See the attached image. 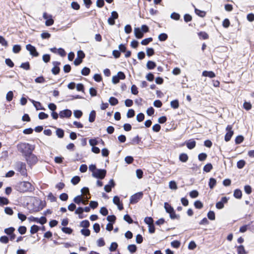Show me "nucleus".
I'll return each mask as SVG.
<instances>
[{"instance_id": "obj_43", "label": "nucleus", "mask_w": 254, "mask_h": 254, "mask_svg": "<svg viewBox=\"0 0 254 254\" xmlns=\"http://www.w3.org/2000/svg\"><path fill=\"white\" fill-rule=\"evenodd\" d=\"M170 17L173 19H174L175 20H178L180 19V15L178 13H176V12H173L171 15H170Z\"/></svg>"}, {"instance_id": "obj_47", "label": "nucleus", "mask_w": 254, "mask_h": 254, "mask_svg": "<svg viewBox=\"0 0 254 254\" xmlns=\"http://www.w3.org/2000/svg\"><path fill=\"white\" fill-rule=\"evenodd\" d=\"M200 38L202 39H207L208 38V35L205 32H200L198 34Z\"/></svg>"}, {"instance_id": "obj_12", "label": "nucleus", "mask_w": 254, "mask_h": 254, "mask_svg": "<svg viewBox=\"0 0 254 254\" xmlns=\"http://www.w3.org/2000/svg\"><path fill=\"white\" fill-rule=\"evenodd\" d=\"M53 64L54 67L52 69V72L54 75L58 74L60 70V68L59 67V65L60 64V63L59 62L55 61L53 62Z\"/></svg>"}, {"instance_id": "obj_8", "label": "nucleus", "mask_w": 254, "mask_h": 254, "mask_svg": "<svg viewBox=\"0 0 254 254\" xmlns=\"http://www.w3.org/2000/svg\"><path fill=\"white\" fill-rule=\"evenodd\" d=\"M43 17L44 19H46L45 24L47 26H51L54 24V21L52 18L51 15H48L46 12L43 13Z\"/></svg>"}, {"instance_id": "obj_10", "label": "nucleus", "mask_w": 254, "mask_h": 254, "mask_svg": "<svg viewBox=\"0 0 254 254\" xmlns=\"http://www.w3.org/2000/svg\"><path fill=\"white\" fill-rule=\"evenodd\" d=\"M72 115V112L69 109H65L61 111L59 113V116L61 118H69Z\"/></svg>"}, {"instance_id": "obj_40", "label": "nucleus", "mask_w": 254, "mask_h": 254, "mask_svg": "<svg viewBox=\"0 0 254 254\" xmlns=\"http://www.w3.org/2000/svg\"><path fill=\"white\" fill-rule=\"evenodd\" d=\"M56 134L59 138H63L64 136V131L61 128L56 130Z\"/></svg>"}, {"instance_id": "obj_57", "label": "nucleus", "mask_w": 254, "mask_h": 254, "mask_svg": "<svg viewBox=\"0 0 254 254\" xmlns=\"http://www.w3.org/2000/svg\"><path fill=\"white\" fill-rule=\"evenodd\" d=\"M124 219L127 222H128L129 224H131L133 222L132 219L128 214H126L125 215H124Z\"/></svg>"}, {"instance_id": "obj_53", "label": "nucleus", "mask_w": 254, "mask_h": 254, "mask_svg": "<svg viewBox=\"0 0 254 254\" xmlns=\"http://www.w3.org/2000/svg\"><path fill=\"white\" fill-rule=\"evenodd\" d=\"M73 201L76 204H80L81 202V201H82V198L81 197V195H77L76 197H75L73 199Z\"/></svg>"}, {"instance_id": "obj_63", "label": "nucleus", "mask_w": 254, "mask_h": 254, "mask_svg": "<svg viewBox=\"0 0 254 254\" xmlns=\"http://www.w3.org/2000/svg\"><path fill=\"white\" fill-rule=\"evenodd\" d=\"M100 212L103 216H106L108 214V211L107 209L105 207H102L101 208V209L100 210Z\"/></svg>"}, {"instance_id": "obj_36", "label": "nucleus", "mask_w": 254, "mask_h": 254, "mask_svg": "<svg viewBox=\"0 0 254 254\" xmlns=\"http://www.w3.org/2000/svg\"><path fill=\"white\" fill-rule=\"evenodd\" d=\"M13 97V92L11 91H8L6 95V100L8 102L11 101L12 100Z\"/></svg>"}, {"instance_id": "obj_22", "label": "nucleus", "mask_w": 254, "mask_h": 254, "mask_svg": "<svg viewBox=\"0 0 254 254\" xmlns=\"http://www.w3.org/2000/svg\"><path fill=\"white\" fill-rule=\"evenodd\" d=\"M109 102L112 106H115L119 103L118 99L114 97H111L109 98Z\"/></svg>"}, {"instance_id": "obj_21", "label": "nucleus", "mask_w": 254, "mask_h": 254, "mask_svg": "<svg viewBox=\"0 0 254 254\" xmlns=\"http://www.w3.org/2000/svg\"><path fill=\"white\" fill-rule=\"evenodd\" d=\"M179 160L182 162H186L188 160V156L186 153H181L179 156Z\"/></svg>"}, {"instance_id": "obj_2", "label": "nucleus", "mask_w": 254, "mask_h": 254, "mask_svg": "<svg viewBox=\"0 0 254 254\" xmlns=\"http://www.w3.org/2000/svg\"><path fill=\"white\" fill-rule=\"evenodd\" d=\"M19 190L21 192L32 191L34 187L29 182H22L19 183Z\"/></svg>"}, {"instance_id": "obj_19", "label": "nucleus", "mask_w": 254, "mask_h": 254, "mask_svg": "<svg viewBox=\"0 0 254 254\" xmlns=\"http://www.w3.org/2000/svg\"><path fill=\"white\" fill-rule=\"evenodd\" d=\"M96 112L94 110H92L89 114V121L90 123L93 122L95 120Z\"/></svg>"}, {"instance_id": "obj_41", "label": "nucleus", "mask_w": 254, "mask_h": 254, "mask_svg": "<svg viewBox=\"0 0 254 254\" xmlns=\"http://www.w3.org/2000/svg\"><path fill=\"white\" fill-rule=\"evenodd\" d=\"M80 180V179L79 177L74 176L71 179V182L72 183V184L73 185H75L79 182Z\"/></svg>"}, {"instance_id": "obj_56", "label": "nucleus", "mask_w": 254, "mask_h": 254, "mask_svg": "<svg viewBox=\"0 0 254 254\" xmlns=\"http://www.w3.org/2000/svg\"><path fill=\"white\" fill-rule=\"evenodd\" d=\"M144 222L148 224V225H150L153 224V220L150 217H146L144 219Z\"/></svg>"}, {"instance_id": "obj_37", "label": "nucleus", "mask_w": 254, "mask_h": 254, "mask_svg": "<svg viewBox=\"0 0 254 254\" xmlns=\"http://www.w3.org/2000/svg\"><path fill=\"white\" fill-rule=\"evenodd\" d=\"M136 246L135 245H129L127 246V250L131 253H134L136 251Z\"/></svg>"}, {"instance_id": "obj_42", "label": "nucleus", "mask_w": 254, "mask_h": 254, "mask_svg": "<svg viewBox=\"0 0 254 254\" xmlns=\"http://www.w3.org/2000/svg\"><path fill=\"white\" fill-rule=\"evenodd\" d=\"M246 162L244 160H240L238 161L237 166L239 169H242L245 165Z\"/></svg>"}, {"instance_id": "obj_7", "label": "nucleus", "mask_w": 254, "mask_h": 254, "mask_svg": "<svg viewBox=\"0 0 254 254\" xmlns=\"http://www.w3.org/2000/svg\"><path fill=\"white\" fill-rule=\"evenodd\" d=\"M226 129L227 131V132L226 133L225 136V140L226 141H229L231 139V138L234 133V132L232 130V126H230V125L227 126Z\"/></svg>"}, {"instance_id": "obj_46", "label": "nucleus", "mask_w": 254, "mask_h": 254, "mask_svg": "<svg viewBox=\"0 0 254 254\" xmlns=\"http://www.w3.org/2000/svg\"><path fill=\"white\" fill-rule=\"evenodd\" d=\"M21 50V47L19 45H15L13 46L12 52L14 53H18Z\"/></svg>"}, {"instance_id": "obj_51", "label": "nucleus", "mask_w": 254, "mask_h": 254, "mask_svg": "<svg viewBox=\"0 0 254 254\" xmlns=\"http://www.w3.org/2000/svg\"><path fill=\"white\" fill-rule=\"evenodd\" d=\"M26 227L24 226H20L18 229V231L21 235L24 234L26 233Z\"/></svg>"}, {"instance_id": "obj_48", "label": "nucleus", "mask_w": 254, "mask_h": 254, "mask_svg": "<svg viewBox=\"0 0 254 254\" xmlns=\"http://www.w3.org/2000/svg\"><path fill=\"white\" fill-rule=\"evenodd\" d=\"M134 111L133 109H129L127 112V117L128 118H131L134 117Z\"/></svg>"}, {"instance_id": "obj_39", "label": "nucleus", "mask_w": 254, "mask_h": 254, "mask_svg": "<svg viewBox=\"0 0 254 254\" xmlns=\"http://www.w3.org/2000/svg\"><path fill=\"white\" fill-rule=\"evenodd\" d=\"M168 38V35L166 33H161L158 36V39L160 41H164Z\"/></svg>"}, {"instance_id": "obj_18", "label": "nucleus", "mask_w": 254, "mask_h": 254, "mask_svg": "<svg viewBox=\"0 0 254 254\" xmlns=\"http://www.w3.org/2000/svg\"><path fill=\"white\" fill-rule=\"evenodd\" d=\"M164 208L165 209L166 212L168 213L172 212L174 210L173 207H172L168 202L164 203Z\"/></svg>"}, {"instance_id": "obj_4", "label": "nucleus", "mask_w": 254, "mask_h": 254, "mask_svg": "<svg viewBox=\"0 0 254 254\" xmlns=\"http://www.w3.org/2000/svg\"><path fill=\"white\" fill-rule=\"evenodd\" d=\"M106 174V171L105 169H97L95 172L92 173V175L93 177L103 179L105 178Z\"/></svg>"}, {"instance_id": "obj_62", "label": "nucleus", "mask_w": 254, "mask_h": 254, "mask_svg": "<svg viewBox=\"0 0 254 254\" xmlns=\"http://www.w3.org/2000/svg\"><path fill=\"white\" fill-rule=\"evenodd\" d=\"M38 117L40 120H43L48 118V115L44 112H40L38 115Z\"/></svg>"}, {"instance_id": "obj_20", "label": "nucleus", "mask_w": 254, "mask_h": 254, "mask_svg": "<svg viewBox=\"0 0 254 254\" xmlns=\"http://www.w3.org/2000/svg\"><path fill=\"white\" fill-rule=\"evenodd\" d=\"M242 191L239 189H236L234 192V196L238 199H240L242 197Z\"/></svg>"}, {"instance_id": "obj_13", "label": "nucleus", "mask_w": 254, "mask_h": 254, "mask_svg": "<svg viewBox=\"0 0 254 254\" xmlns=\"http://www.w3.org/2000/svg\"><path fill=\"white\" fill-rule=\"evenodd\" d=\"M115 186V183L113 179H111L108 183V184L106 185L104 187V190L107 192H109L111 191L112 188L114 187Z\"/></svg>"}, {"instance_id": "obj_32", "label": "nucleus", "mask_w": 254, "mask_h": 254, "mask_svg": "<svg viewBox=\"0 0 254 254\" xmlns=\"http://www.w3.org/2000/svg\"><path fill=\"white\" fill-rule=\"evenodd\" d=\"M90 225V223L88 220H85L81 221L80 223V226L85 228H88Z\"/></svg>"}, {"instance_id": "obj_24", "label": "nucleus", "mask_w": 254, "mask_h": 254, "mask_svg": "<svg viewBox=\"0 0 254 254\" xmlns=\"http://www.w3.org/2000/svg\"><path fill=\"white\" fill-rule=\"evenodd\" d=\"M9 203V200L7 198L0 196V206L7 205Z\"/></svg>"}, {"instance_id": "obj_34", "label": "nucleus", "mask_w": 254, "mask_h": 254, "mask_svg": "<svg viewBox=\"0 0 254 254\" xmlns=\"http://www.w3.org/2000/svg\"><path fill=\"white\" fill-rule=\"evenodd\" d=\"M90 69L88 67H84L81 70V73L83 75L87 76V75H89V74L90 73Z\"/></svg>"}, {"instance_id": "obj_23", "label": "nucleus", "mask_w": 254, "mask_h": 254, "mask_svg": "<svg viewBox=\"0 0 254 254\" xmlns=\"http://www.w3.org/2000/svg\"><path fill=\"white\" fill-rule=\"evenodd\" d=\"M156 65V64L155 63V62L151 61H149L147 63V64H146V66H147V68L149 69H153L155 67Z\"/></svg>"}, {"instance_id": "obj_35", "label": "nucleus", "mask_w": 254, "mask_h": 254, "mask_svg": "<svg viewBox=\"0 0 254 254\" xmlns=\"http://www.w3.org/2000/svg\"><path fill=\"white\" fill-rule=\"evenodd\" d=\"M207 217L210 220H214L215 219V213L213 211H209L207 213Z\"/></svg>"}, {"instance_id": "obj_60", "label": "nucleus", "mask_w": 254, "mask_h": 254, "mask_svg": "<svg viewBox=\"0 0 254 254\" xmlns=\"http://www.w3.org/2000/svg\"><path fill=\"white\" fill-rule=\"evenodd\" d=\"M62 230L64 233L68 234H70L72 232V230L68 227H63Z\"/></svg>"}, {"instance_id": "obj_64", "label": "nucleus", "mask_w": 254, "mask_h": 254, "mask_svg": "<svg viewBox=\"0 0 254 254\" xmlns=\"http://www.w3.org/2000/svg\"><path fill=\"white\" fill-rule=\"evenodd\" d=\"M248 229L254 233V221H251L248 225Z\"/></svg>"}, {"instance_id": "obj_31", "label": "nucleus", "mask_w": 254, "mask_h": 254, "mask_svg": "<svg viewBox=\"0 0 254 254\" xmlns=\"http://www.w3.org/2000/svg\"><path fill=\"white\" fill-rule=\"evenodd\" d=\"M213 167L211 163L206 164L203 167V171L207 173L209 172L212 169Z\"/></svg>"}, {"instance_id": "obj_1", "label": "nucleus", "mask_w": 254, "mask_h": 254, "mask_svg": "<svg viewBox=\"0 0 254 254\" xmlns=\"http://www.w3.org/2000/svg\"><path fill=\"white\" fill-rule=\"evenodd\" d=\"M17 148L25 156L33 152L35 145L26 142H20L17 145Z\"/></svg>"}, {"instance_id": "obj_59", "label": "nucleus", "mask_w": 254, "mask_h": 254, "mask_svg": "<svg viewBox=\"0 0 254 254\" xmlns=\"http://www.w3.org/2000/svg\"><path fill=\"white\" fill-rule=\"evenodd\" d=\"M81 233L85 236H89L90 234V231L88 229H82L81 230Z\"/></svg>"}, {"instance_id": "obj_44", "label": "nucleus", "mask_w": 254, "mask_h": 254, "mask_svg": "<svg viewBox=\"0 0 254 254\" xmlns=\"http://www.w3.org/2000/svg\"><path fill=\"white\" fill-rule=\"evenodd\" d=\"M118 248V244L116 242H113L111 243V246L109 248V250L111 252H114Z\"/></svg>"}, {"instance_id": "obj_17", "label": "nucleus", "mask_w": 254, "mask_h": 254, "mask_svg": "<svg viewBox=\"0 0 254 254\" xmlns=\"http://www.w3.org/2000/svg\"><path fill=\"white\" fill-rule=\"evenodd\" d=\"M202 76L209 77L210 78H213L215 77V74L212 71H206L204 70L202 72Z\"/></svg>"}, {"instance_id": "obj_33", "label": "nucleus", "mask_w": 254, "mask_h": 254, "mask_svg": "<svg viewBox=\"0 0 254 254\" xmlns=\"http://www.w3.org/2000/svg\"><path fill=\"white\" fill-rule=\"evenodd\" d=\"M171 106L174 109H177L179 106V103L178 100H175L171 102Z\"/></svg>"}, {"instance_id": "obj_16", "label": "nucleus", "mask_w": 254, "mask_h": 254, "mask_svg": "<svg viewBox=\"0 0 254 254\" xmlns=\"http://www.w3.org/2000/svg\"><path fill=\"white\" fill-rule=\"evenodd\" d=\"M30 100L33 104V105L34 106L37 110H45V108L42 107L41 104L39 102L35 101L32 99H30Z\"/></svg>"}, {"instance_id": "obj_29", "label": "nucleus", "mask_w": 254, "mask_h": 254, "mask_svg": "<svg viewBox=\"0 0 254 254\" xmlns=\"http://www.w3.org/2000/svg\"><path fill=\"white\" fill-rule=\"evenodd\" d=\"M39 230V227L37 225H33L30 228V233L32 234H34L37 233Z\"/></svg>"}, {"instance_id": "obj_11", "label": "nucleus", "mask_w": 254, "mask_h": 254, "mask_svg": "<svg viewBox=\"0 0 254 254\" xmlns=\"http://www.w3.org/2000/svg\"><path fill=\"white\" fill-rule=\"evenodd\" d=\"M118 18V14L115 11H113L111 13V16L108 18V22L109 24L113 25L115 24V20Z\"/></svg>"}, {"instance_id": "obj_25", "label": "nucleus", "mask_w": 254, "mask_h": 254, "mask_svg": "<svg viewBox=\"0 0 254 254\" xmlns=\"http://www.w3.org/2000/svg\"><path fill=\"white\" fill-rule=\"evenodd\" d=\"M194 11L196 14H197V15L201 17H203L206 15V12L205 11L198 9L196 8H194Z\"/></svg>"}, {"instance_id": "obj_14", "label": "nucleus", "mask_w": 254, "mask_h": 254, "mask_svg": "<svg viewBox=\"0 0 254 254\" xmlns=\"http://www.w3.org/2000/svg\"><path fill=\"white\" fill-rule=\"evenodd\" d=\"M185 143L189 149H192L194 148L196 145V142L193 139H190L187 140Z\"/></svg>"}, {"instance_id": "obj_26", "label": "nucleus", "mask_w": 254, "mask_h": 254, "mask_svg": "<svg viewBox=\"0 0 254 254\" xmlns=\"http://www.w3.org/2000/svg\"><path fill=\"white\" fill-rule=\"evenodd\" d=\"M140 141L141 138L138 135H137L131 139V144H138Z\"/></svg>"}, {"instance_id": "obj_61", "label": "nucleus", "mask_w": 254, "mask_h": 254, "mask_svg": "<svg viewBox=\"0 0 254 254\" xmlns=\"http://www.w3.org/2000/svg\"><path fill=\"white\" fill-rule=\"evenodd\" d=\"M146 53L148 57L154 55V49L152 48H148L146 49Z\"/></svg>"}, {"instance_id": "obj_27", "label": "nucleus", "mask_w": 254, "mask_h": 254, "mask_svg": "<svg viewBox=\"0 0 254 254\" xmlns=\"http://www.w3.org/2000/svg\"><path fill=\"white\" fill-rule=\"evenodd\" d=\"M14 231H15V228L12 227L5 228L4 230V233L8 235L12 234L14 232Z\"/></svg>"}, {"instance_id": "obj_28", "label": "nucleus", "mask_w": 254, "mask_h": 254, "mask_svg": "<svg viewBox=\"0 0 254 254\" xmlns=\"http://www.w3.org/2000/svg\"><path fill=\"white\" fill-rule=\"evenodd\" d=\"M169 188L171 190H176L178 188L176 183L174 181H171L169 182Z\"/></svg>"}, {"instance_id": "obj_50", "label": "nucleus", "mask_w": 254, "mask_h": 254, "mask_svg": "<svg viewBox=\"0 0 254 254\" xmlns=\"http://www.w3.org/2000/svg\"><path fill=\"white\" fill-rule=\"evenodd\" d=\"M194 205L197 209H201L203 207L202 203L199 200L195 201L194 203Z\"/></svg>"}, {"instance_id": "obj_5", "label": "nucleus", "mask_w": 254, "mask_h": 254, "mask_svg": "<svg viewBox=\"0 0 254 254\" xmlns=\"http://www.w3.org/2000/svg\"><path fill=\"white\" fill-rule=\"evenodd\" d=\"M25 157L28 164L30 165H34L37 162V157L32 152L25 156Z\"/></svg>"}, {"instance_id": "obj_45", "label": "nucleus", "mask_w": 254, "mask_h": 254, "mask_svg": "<svg viewBox=\"0 0 254 254\" xmlns=\"http://www.w3.org/2000/svg\"><path fill=\"white\" fill-rule=\"evenodd\" d=\"M153 39L151 37L142 40L141 42V44L142 45H147L149 43L152 41Z\"/></svg>"}, {"instance_id": "obj_54", "label": "nucleus", "mask_w": 254, "mask_h": 254, "mask_svg": "<svg viewBox=\"0 0 254 254\" xmlns=\"http://www.w3.org/2000/svg\"><path fill=\"white\" fill-rule=\"evenodd\" d=\"M9 239L6 236H3L0 237V242L3 244H7L8 243Z\"/></svg>"}, {"instance_id": "obj_55", "label": "nucleus", "mask_w": 254, "mask_h": 254, "mask_svg": "<svg viewBox=\"0 0 254 254\" xmlns=\"http://www.w3.org/2000/svg\"><path fill=\"white\" fill-rule=\"evenodd\" d=\"M35 81L38 83H43L45 82V79L43 76H41L35 78Z\"/></svg>"}, {"instance_id": "obj_6", "label": "nucleus", "mask_w": 254, "mask_h": 254, "mask_svg": "<svg viewBox=\"0 0 254 254\" xmlns=\"http://www.w3.org/2000/svg\"><path fill=\"white\" fill-rule=\"evenodd\" d=\"M142 192H137L131 195L130 198V203L133 204L137 202L142 198Z\"/></svg>"}, {"instance_id": "obj_9", "label": "nucleus", "mask_w": 254, "mask_h": 254, "mask_svg": "<svg viewBox=\"0 0 254 254\" xmlns=\"http://www.w3.org/2000/svg\"><path fill=\"white\" fill-rule=\"evenodd\" d=\"M26 48L32 56L34 57H38L39 56V53L37 52L34 46L31 44H28L26 45Z\"/></svg>"}, {"instance_id": "obj_58", "label": "nucleus", "mask_w": 254, "mask_h": 254, "mask_svg": "<svg viewBox=\"0 0 254 254\" xmlns=\"http://www.w3.org/2000/svg\"><path fill=\"white\" fill-rule=\"evenodd\" d=\"M244 140V137L242 135H239L235 138V143L237 144H240Z\"/></svg>"}, {"instance_id": "obj_3", "label": "nucleus", "mask_w": 254, "mask_h": 254, "mask_svg": "<svg viewBox=\"0 0 254 254\" xmlns=\"http://www.w3.org/2000/svg\"><path fill=\"white\" fill-rule=\"evenodd\" d=\"M16 170L21 175L23 176H27V170L26 169V164L24 163L18 162L16 165Z\"/></svg>"}, {"instance_id": "obj_49", "label": "nucleus", "mask_w": 254, "mask_h": 254, "mask_svg": "<svg viewBox=\"0 0 254 254\" xmlns=\"http://www.w3.org/2000/svg\"><path fill=\"white\" fill-rule=\"evenodd\" d=\"M74 116L76 118H80L82 115V112L80 110H75L73 112Z\"/></svg>"}, {"instance_id": "obj_15", "label": "nucleus", "mask_w": 254, "mask_h": 254, "mask_svg": "<svg viewBox=\"0 0 254 254\" xmlns=\"http://www.w3.org/2000/svg\"><path fill=\"white\" fill-rule=\"evenodd\" d=\"M134 32L135 36L137 39H141L143 36V33L139 28H135Z\"/></svg>"}, {"instance_id": "obj_38", "label": "nucleus", "mask_w": 254, "mask_h": 254, "mask_svg": "<svg viewBox=\"0 0 254 254\" xmlns=\"http://www.w3.org/2000/svg\"><path fill=\"white\" fill-rule=\"evenodd\" d=\"M238 254H246L244 247L243 245L239 246L237 248Z\"/></svg>"}, {"instance_id": "obj_30", "label": "nucleus", "mask_w": 254, "mask_h": 254, "mask_svg": "<svg viewBox=\"0 0 254 254\" xmlns=\"http://www.w3.org/2000/svg\"><path fill=\"white\" fill-rule=\"evenodd\" d=\"M216 184V181L215 179L211 178L209 179V187L211 189H212Z\"/></svg>"}, {"instance_id": "obj_52", "label": "nucleus", "mask_w": 254, "mask_h": 254, "mask_svg": "<svg viewBox=\"0 0 254 254\" xmlns=\"http://www.w3.org/2000/svg\"><path fill=\"white\" fill-rule=\"evenodd\" d=\"M144 119V115L143 113H140L137 115L136 120L138 122H141L143 121Z\"/></svg>"}]
</instances>
